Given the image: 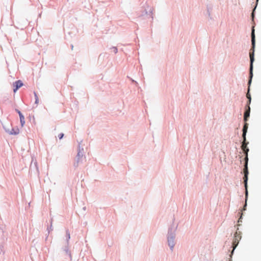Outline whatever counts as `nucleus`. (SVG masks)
<instances>
[{"label":"nucleus","mask_w":261,"mask_h":261,"mask_svg":"<svg viewBox=\"0 0 261 261\" xmlns=\"http://www.w3.org/2000/svg\"><path fill=\"white\" fill-rule=\"evenodd\" d=\"M77 163H76V164L75 165V166H77V165H78V163H79V160H80V152H79V153H77Z\"/></svg>","instance_id":"11"},{"label":"nucleus","mask_w":261,"mask_h":261,"mask_svg":"<svg viewBox=\"0 0 261 261\" xmlns=\"http://www.w3.org/2000/svg\"><path fill=\"white\" fill-rule=\"evenodd\" d=\"M64 136L63 133H61L58 135V137L60 139H61Z\"/></svg>","instance_id":"12"},{"label":"nucleus","mask_w":261,"mask_h":261,"mask_svg":"<svg viewBox=\"0 0 261 261\" xmlns=\"http://www.w3.org/2000/svg\"><path fill=\"white\" fill-rule=\"evenodd\" d=\"M241 239V232L240 231H237L234 233V239L232 242V246L233 248V250L237 246L239 241Z\"/></svg>","instance_id":"3"},{"label":"nucleus","mask_w":261,"mask_h":261,"mask_svg":"<svg viewBox=\"0 0 261 261\" xmlns=\"http://www.w3.org/2000/svg\"><path fill=\"white\" fill-rule=\"evenodd\" d=\"M37 101H38V98H36V103L37 102Z\"/></svg>","instance_id":"15"},{"label":"nucleus","mask_w":261,"mask_h":261,"mask_svg":"<svg viewBox=\"0 0 261 261\" xmlns=\"http://www.w3.org/2000/svg\"><path fill=\"white\" fill-rule=\"evenodd\" d=\"M23 86V83L20 80H18L16 81L14 83V87L15 88L14 89L13 91L14 92H16L17 90L20 87H21Z\"/></svg>","instance_id":"4"},{"label":"nucleus","mask_w":261,"mask_h":261,"mask_svg":"<svg viewBox=\"0 0 261 261\" xmlns=\"http://www.w3.org/2000/svg\"><path fill=\"white\" fill-rule=\"evenodd\" d=\"M242 218V216H240V217L239 218V219H241Z\"/></svg>","instance_id":"16"},{"label":"nucleus","mask_w":261,"mask_h":261,"mask_svg":"<svg viewBox=\"0 0 261 261\" xmlns=\"http://www.w3.org/2000/svg\"><path fill=\"white\" fill-rule=\"evenodd\" d=\"M247 196H246V198H245V205L244 206V208H243L244 210H245V207H246V206L247 205V203H246L247 202Z\"/></svg>","instance_id":"13"},{"label":"nucleus","mask_w":261,"mask_h":261,"mask_svg":"<svg viewBox=\"0 0 261 261\" xmlns=\"http://www.w3.org/2000/svg\"><path fill=\"white\" fill-rule=\"evenodd\" d=\"M168 241L169 245L170 246L171 248L172 249L173 248V246H174L173 238H171L170 239H168Z\"/></svg>","instance_id":"8"},{"label":"nucleus","mask_w":261,"mask_h":261,"mask_svg":"<svg viewBox=\"0 0 261 261\" xmlns=\"http://www.w3.org/2000/svg\"><path fill=\"white\" fill-rule=\"evenodd\" d=\"M19 133V130L18 129H17L16 130H14L13 129L10 132L11 134L12 135H17Z\"/></svg>","instance_id":"9"},{"label":"nucleus","mask_w":261,"mask_h":261,"mask_svg":"<svg viewBox=\"0 0 261 261\" xmlns=\"http://www.w3.org/2000/svg\"><path fill=\"white\" fill-rule=\"evenodd\" d=\"M17 112L18 113L19 117L23 116L22 114L18 110H16Z\"/></svg>","instance_id":"14"},{"label":"nucleus","mask_w":261,"mask_h":261,"mask_svg":"<svg viewBox=\"0 0 261 261\" xmlns=\"http://www.w3.org/2000/svg\"><path fill=\"white\" fill-rule=\"evenodd\" d=\"M246 141H244V139H243V141L241 146L242 149L244 151L246 154V156L245 158V165L244 168V182L245 183V186L246 187V196L248 195V192L247 190V182L248 180V175L249 174L248 170V152L249 151V149L247 147V143H246Z\"/></svg>","instance_id":"1"},{"label":"nucleus","mask_w":261,"mask_h":261,"mask_svg":"<svg viewBox=\"0 0 261 261\" xmlns=\"http://www.w3.org/2000/svg\"><path fill=\"white\" fill-rule=\"evenodd\" d=\"M251 43H252V53H250V80L249 81V84L251 83V79L253 76L252 70H253V62L254 61V48H255V33H254V27H253L252 29L251 32Z\"/></svg>","instance_id":"2"},{"label":"nucleus","mask_w":261,"mask_h":261,"mask_svg":"<svg viewBox=\"0 0 261 261\" xmlns=\"http://www.w3.org/2000/svg\"><path fill=\"white\" fill-rule=\"evenodd\" d=\"M246 96H247V98L248 99V106H249V105H250V102H251V96H250V95L249 94V93H248V92L247 93V95H246Z\"/></svg>","instance_id":"10"},{"label":"nucleus","mask_w":261,"mask_h":261,"mask_svg":"<svg viewBox=\"0 0 261 261\" xmlns=\"http://www.w3.org/2000/svg\"><path fill=\"white\" fill-rule=\"evenodd\" d=\"M247 108H248L245 112L244 115V120L245 122H246L248 120V118L250 116V108L249 106H247Z\"/></svg>","instance_id":"5"},{"label":"nucleus","mask_w":261,"mask_h":261,"mask_svg":"<svg viewBox=\"0 0 261 261\" xmlns=\"http://www.w3.org/2000/svg\"><path fill=\"white\" fill-rule=\"evenodd\" d=\"M242 218V216H240V217L239 218V219H241Z\"/></svg>","instance_id":"18"},{"label":"nucleus","mask_w":261,"mask_h":261,"mask_svg":"<svg viewBox=\"0 0 261 261\" xmlns=\"http://www.w3.org/2000/svg\"><path fill=\"white\" fill-rule=\"evenodd\" d=\"M248 125V123L245 122L243 128L242 137H243V139H244V141L246 140V133L247 132Z\"/></svg>","instance_id":"6"},{"label":"nucleus","mask_w":261,"mask_h":261,"mask_svg":"<svg viewBox=\"0 0 261 261\" xmlns=\"http://www.w3.org/2000/svg\"><path fill=\"white\" fill-rule=\"evenodd\" d=\"M19 118H20V121L21 125L22 127H23L25 124L24 117L23 115V116H21V117H19Z\"/></svg>","instance_id":"7"},{"label":"nucleus","mask_w":261,"mask_h":261,"mask_svg":"<svg viewBox=\"0 0 261 261\" xmlns=\"http://www.w3.org/2000/svg\"><path fill=\"white\" fill-rule=\"evenodd\" d=\"M242 218V216H240V217L239 218V219H241Z\"/></svg>","instance_id":"17"}]
</instances>
